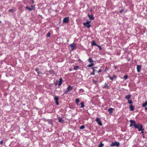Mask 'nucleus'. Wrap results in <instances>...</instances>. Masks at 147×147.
Returning a JSON list of instances; mask_svg holds the SVG:
<instances>
[{
  "label": "nucleus",
  "instance_id": "4468645a",
  "mask_svg": "<svg viewBox=\"0 0 147 147\" xmlns=\"http://www.w3.org/2000/svg\"><path fill=\"white\" fill-rule=\"evenodd\" d=\"M108 77H109L111 80H113L115 78V75H113L112 77H111L110 76H108Z\"/></svg>",
  "mask_w": 147,
  "mask_h": 147
},
{
  "label": "nucleus",
  "instance_id": "de8ad7c7",
  "mask_svg": "<svg viewBox=\"0 0 147 147\" xmlns=\"http://www.w3.org/2000/svg\"><path fill=\"white\" fill-rule=\"evenodd\" d=\"M56 102V104L57 105H59V102H58V101H57V102Z\"/></svg>",
  "mask_w": 147,
  "mask_h": 147
},
{
  "label": "nucleus",
  "instance_id": "f704fd0d",
  "mask_svg": "<svg viewBox=\"0 0 147 147\" xmlns=\"http://www.w3.org/2000/svg\"><path fill=\"white\" fill-rule=\"evenodd\" d=\"M92 80L94 84H97L98 82L97 81L94 80V79H92Z\"/></svg>",
  "mask_w": 147,
  "mask_h": 147
},
{
  "label": "nucleus",
  "instance_id": "423d86ee",
  "mask_svg": "<svg viewBox=\"0 0 147 147\" xmlns=\"http://www.w3.org/2000/svg\"><path fill=\"white\" fill-rule=\"evenodd\" d=\"M137 125V127H136V128H137L139 131V129H141L143 127V126L142 124L139 123H138Z\"/></svg>",
  "mask_w": 147,
  "mask_h": 147
},
{
  "label": "nucleus",
  "instance_id": "20e7f679",
  "mask_svg": "<svg viewBox=\"0 0 147 147\" xmlns=\"http://www.w3.org/2000/svg\"><path fill=\"white\" fill-rule=\"evenodd\" d=\"M88 16L90 20H94V18L93 14H91V15L88 14Z\"/></svg>",
  "mask_w": 147,
  "mask_h": 147
},
{
  "label": "nucleus",
  "instance_id": "2f4dec72",
  "mask_svg": "<svg viewBox=\"0 0 147 147\" xmlns=\"http://www.w3.org/2000/svg\"><path fill=\"white\" fill-rule=\"evenodd\" d=\"M123 77L125 80H126L128 78V76L127 75H124Z\"/></svg>",
  "mask_w": 147,
  "mask_h": 147
},
{
  "label": "nucleus",
  "instance_id": "09e8293b",
  "mask_svg": "<svg viewBox=\"0 0 147 147\" xmlns=\"http://www.w3.org/2000/svg\"><path fill=\"white\" fill-rule=\"evenodd\" d=\"M102 71V70H101V69H99L98 70V71L97 72L98 73H100V72Z\"/></svg>",
  "mask_w": 147,
  "mask_h": 147
},
{
  "label": "nucleus",
  "instance_id": "393cba45",
  "mask_svg": "<svg viewBox=\"0 0 147 147\" xmlns=\"http://www.w3.org/2000/svg\"><path fill=\"white\" fill-rule=\"evenodd\" d=\"M58 99L59 98L57 96H55L54 98V100L55 102H57V101H58Z\"/></svg>",
  "mask_w": 147,
  "mask_h": 147
},
{
  "label": "nucleus",
  "instance_id": "a878e982",
  "mask_svg": "<svg viewBox=\"0 0 147 147\" xmlns=\"http://www.w3.org/2000/svg\"><path fill=\"white\" fill-rule=\"evenodd\" d=\"M70 91L68 90H65L64 92V93L66 94H69L70 93Z\"/></svg>",
  "mask_w": 147,
  "mask_h": 147
},
{
  "label": "nucleus",
  "instance_id": "6ab92c4d",
  "mask_svg": "<svg viewBox=\"0 0 147 147\" xmlns=\"http://www.w3.org/2000/svg\"><path fill=\"white\" fill-rule=\"evenodd\" d=\"M91 45L92 46L94 45L97 46L98 45L95 43V41H93L91 43Z\"/></svg>",
  "mask_w": 147,
  "mask_h": 147
},
{
  "label": "nucleus",
  "instance_id": "f03ea898",
  "mask_svg": "<svg viewBox=\"0 0 147 147\" xmlns=\"http://www.w3.org/2000/svg\"><path fill=\"white\" fill-rule=\"evenodd\" d=\"M120 145V143L119 142H117L116 141L114 142H112L110 145L111 147H113L114 146H116L117 147H118Z\"/></svg>",
  "mask_w": 147,
  "mask_h": 147
},
{
  "label": "nucleus",
  "instance_id": "e433bc0d",
  "mask_svg": "<svg viewBox=\"0 0 147 147\" xmlns=\"http://www.w3.org/2000/svg\"><path fill=\"white\" fill-rule=\"evenodd\" d=\"M34 0H30V4H33L34 3Z\"/></svg>",
  "mask_w": 147,
  "mask_h": 147
},
{
  "label": "nucleus",
  "instance_id": "3c124183",
  "mask_svg": "<svg viewBox=\"0 0 147 147\" xmlns=\"http://www.w3.org/2000/svg\"><path fill=\"white\" fill-rule=\"evenodd\" d=\"M57 117V118H58V120H59V118H60V117L59 115H58Z\"/></svg>",
  "mask_w": 147,
  "mask_h": 147
},
{
  "label": "nucleus",
  "instance_id": "f3484780",
  "mask_svg": "<svg viewBox=\"0 0 147 147\" xmlns=\"http://www.w3.org/2000/svg\"><path fill=\"white\" fill-rule=\"evenodd\" d=\"M147 105V100H146L144 103H142V106L143 107H145Z\"/></svg>",
  "mask_w": 147,
  "mask_h": 147
},
{
  "label": "nucleus",
  "instance_id": "f257e3e1",
  "mask_svg": "<svg viewBox=\"0 0 147 147\" xmlns=\"http://www.w3.org/2000/svg\"><path fill=\"white\" fill-rule=\"evenodd\" d=\"M129 122L130 123V124L129 125V126L130 127H131L132 126H134V127L136 128V127H137V124H136V122L134 120H130L129 121Z\"/></svg>",
  "mask_w": 147,
  "mask_h": 147
},
{
  "label": "nucleus",
  "instance_id": "ea45409f",
  "mask_svg": "<svg viewBox=\"0 0 147 147\" xmlns=\"http://www.w3.org/2000/svg\"><path fill=\"white\" fill-rule=\"evenodd\" d=\"M97 46L98 47H99V49L100 50L101 49V47L99 45H97Z\"/></svg>",
  "mask_w": 147,
  "mask_h": 147
},
{
  "label": "nucleus",
  "instance_id": "39448f33",
  "mask_svg": "<svg viewBox=\"0 0 147 147\" xmlns=\"http://www.w3.org/2000/svg\"><path fill=\"white\" fill-rule=\"evenodd\" d=\"M69 21V18L68 17L65 18L63 20V22L64 23H67Z\"/></svg>",
  "mask_w": 147,
  "mask_h": 147
},
{
  "label": "nucleus",
  "instance_id": "1a4fd4ad",
  "mask_svg": "<svg viewBox=\"0 0 147 147\" xmlns=\"http://www.w3.org/2000/svg\"><path fill=\"white\" fill-rule=\"evenodd\" d=\"M129 110L131 111H133L134 110V107L132 105H130L129 107Z\"/></svg>",
  "mask_w": 147,
  "mask_h": 147
},
{
  "label": "nucleus",
  "instance_id": "c756f323",
  "mask_svg": "<svg viewBox=\"0 0 147 147\" xmlns=\"http://www.w3.org/2000/svg\"><path fill=\"white\" fill-rule=\"evenodd\" d=\"M85 128V127L84 125H82L80 127V129H82Z\"/></svg>",
  "mask_w": 147,
  "mask_h": 147
},
{
  "label": "nucleus",
  "instance_id": "c9c22d12",
  "mask_svg": "<svg viewBox=\"0 0 147 147\" xmlns=\"http://www.w3.org/2000/svg\"><path fill=\"white\" fill-rule=\"evenodd\" d=\"M32 9L33 10H34L35 9V6L33 5H31V6Z\"/></svg>",
  "mask_w": 147,
  "mask_h": 147
},
{
  "label": "nucleus",
  "instance_id": "dca6fc26",
  "mask_svg": "<svg viewBox=\"0 0 147 147\" xmlns=\"http://www.w3.org/2000/svg\"><path fill=\"white\" fill-rule=\"evenodd\" d=\"M108 87H109L108 86L107 84L106 83H105V84L104 85V86L103 87V88L107 89H108Z\"/></svg>",
  "mask_w": 147,
  "mask_h": 147
},
{
  "label": "nucleus",
  "instance_id": "a19ab883",
  "mask_svg": "<svg viewBox=\"0 0 147 147\" xmlns=\"http://www.w3.org/2000/svg\"><path fill=\"white\" fill-rule=\"evenodd\" d=\"M144 130V129L143 128H142L141 129H139V131H143Z\"/></svg>",
  "mask_w": 147,
  "mask_h": 147
},
{
  "label": "nucleus",
  "instance_id": "6e6552de",
  "mask_svg": "<svg viewBox=\"0 0 147 147\" xmlns=\"http://www.w3.org/2000/svg\"><path fill=\"white\" fill-rule=\"evenodd\" d=\"M141 69V65H137V71L139 72Z\"/></svg>",
  "mask_w": 147,
  "mask_h": 147
},
{
  "label": "nucleus",
  "instance_id": "5fc2aeb1",
  "mask_svg": "<svg viewBox=\"0 0 147 147\" xmlns=\"http://www.w3.org/2000/svg\"><path fill=\"white\" fill-rule=\"evenodd\" d=\"M142 136H143V138H145V136L144 134H143Z\"/></svg>",
  "mask_w": 147,
  "mask_h": 147
},
{
  "label": "nucleus",
  "instance_id": "13d9d810",
  "mask_svg": "<svg viewBox=\"0 0 147 147\" xmlns=\"http://www.w3.org/2000/svg\"><path fill=\"white\" fill-rule=\"evenodd\" d=\"M92 11V9H91L90 10V11H91V12Z\"/></svg>",
  "mask_w": 147,
  "mask_h": 147
},
{
  "label": "nucleus",
  "instance_id": "603ef678",
  "mask_svg": "<svg viewBox=\"0 0 147 147\" xmlns=\"http://www.w3.org/2000/svg\"><path fill=\"white\" fill-rule=\"evenodd\" d=\"M141 133L142 134H144V131H142L141 132Z\"/></svg>",
  "mask_w": 147,
  "mask_h": 147
},
{
  "label": "nucleus",
  "instance_id": "72a5a7b5",
  "mask_svg": "<svg viewBox=\"0 0 147 147\" xmlns=\"http://www.w3.org/2000/svg\"><path fill=\"white\" fill-rule=\"evenodd\" d=\"M128 103L129 104H131L133 103V102L131 100H128Z\"/></svg>",
  "mask_w": 147,
  "mask_h": 147
},
{
  "label": "nucleus",
  "instance_id": "4be33fe9",
  "mask_svg": "<svg viewBox=\"0 0 147 147\" xmlns=\"http://www.w3.org/2000/svg\"><path fill=\"white\" fill-rule=\"evenodd\" d=\"M104 146V144L101 142H100L99 145L98 146V147H103V146Z\"/></svg>",
  "mask_w": 147,
  "mask_h": 147
},
{
  "label": "nucleus",
  "instance_id": "473e14b6",
  "mask_svg": "<svg viewBox=\"0 0 147 147\" xmlns=\"http://www.w3.org/2000/svg\"><path fill=\"white\" fill-rule=\"evenodd\" d=\"M79 68V66H76L74 67V69L75 70H76L78 69Z\"/></svg>",
  "mask_w": 147,
  "mask_h": 147
},
{
  "label": "nucleus",
  "instance_id": "9d476101",
  "mask_svg": "<svg viewBox=\"0 0 147 147\" xmlns=\"http://www.w3.org/2000/svg\"><path fill=\"white\" fill-rule=\"evenodd\" d=\"M114 110V109L112 108H110L108 110L109 114H111L113 112V111Z\"/></svg>",
  "mask_w": 147,
  "mask_h": 147
},
{
  "label": "nucleus",
  "instance_id": "2eb2a0df",
  "mask_svg": "<svg viewBox=\"0 0 147 147\" xmlns=\"http://www.w3.org/2000/svg\"><path fill=\"white\" fill-rule=\"evenodd\" d=\"M72 88L73 87L72 86H69L67 87V89L69 90V91H70L72 89Z\"/></svg>",
  "mask_w": 147,
  "mask_h": 147
},
{
  "label": "nucleus",
  "instance_id": "864d4df0",
  "mask_svg": "<svg viewBox=\"0 0 147 147\" xmlns=\"http://www.w3.org/2000/svg\"><path fill=\"white\" fill-rule=\"evenodd\" d=\"M71 70H72V69H71V68H69V71H71Z\"/></svg>",
  "mask_w": 147,
  "mask_h": 147
},
{
  "label": "nucleus",
  "instance_id": "58836bf2",
  "mask_svg": "<svg viewBox=\"0 0 147 147\" xmlns=\"http://www.w3.org/2000/svg\"><path fill=\"white\" fill-rule=\"evenodd\" d=\"M94 70H93V71H92V72L90 74L92 75H94Z\"/></svg>",
  "mask_w": 147,
  "mask_h": 147
},
{
  "label": "nucleus",
  "instance_id": "79ce46f5",
  "mask_svg": "<svg viewBox=\"0 0 147 147\" xmlns=\"http://www.w3.org/2000/svg\"><path fill=\"white\" fill-rule=\"evenodd\" d=\"M14 10L13 9H9V12H13Z\"/></svg>",
  "mask_w": 147,
  "mask_h": 147
},
{
  "label": "nucleus",
  "instance_id": "4d7b16f0",
  "mask_svg": "<svg viewBox=\"0 0 147 147\" xmlns=\"http://www.w3.org/2000/svg\"><path fill=\"white\" fill-rule=\"evenodd\" d=\"M95 78H98V76H96L95 77Z\"/></svg>",
  "mask_w": 147,
  "mask_h": 147
},
{
  "label": "nucleus",
  "instance_id": "5701e85b",
  "mask_svg": "<svg viewBox=\"0 0 147 147\" xmlns=\"http://www.w3.org/2000/svg\"><path fill=\"white\" fill-rule=\"evenodd\" d=\"M86 27H87L88 28H89L91 27V25L90 24H87L86 25H84Z\"/></svg>",
  "mask_w": 147,
  "mask_h": 147
},
{
  "label": "nucleus",
  "instance_id": "a18cd8bd",
  "mask_svg": "<svg viewBox=\"0 0 147 147\" xmlns=\"http://www.w3.org/2000/svg\"><path fill=\"white\" fill-rule=\"evenodd\" d=\"M37 73L38 74H42V72L39 71L37 72Z\"/></svg>",
  "mask_w": 147,
  "mask_h": 147
},
{
  "label": "nucleus",
  "instance_id": "7c9ffc66",
  "mask_svg": "<svg viewBox=\"0 0 147 147\" xmlns=\"http://www.w3.org/2000/svg\"><path fill=\"white\" fill-rule=\"evenodd\" d=\"M76 103L77 104H78V103L80 102L78 98H77L76 99Z\"/></svg>",
  "mask_w": 147,
  "mask_h": 147
},
{
  "label": "nucleus",
  "instance_id": "49530a36",
  "mask_svg": "<svg viewBox=\"0 0 147 147\" xmlns=\"http://www.w3.org/2000/svg\"><path fill=\"white\" fill-rule=\"evenodd\" d=\"M105 71H107V70H108V68H107V67H105Z\"/></svg>",
  "mask_w": 147,
  "mask_h": 147
},
{
  "label": "nucleus",
  "instance_id": "bb28decb",
  "mask_svg": "<svg viewBox=\"0 0 147 147\" xmlns=\"http://www.w3.org/2000/svg\"><path fill=\"white\" fill-rule=\"evenodd\" d=\"M88 61L90 63H92V62H93V60L92 59V58H90L88 59Z\"/></svg>",
  "mask_w": 147,
  "mask_h": 147
},
{
  "label": "nucleus",
  "instance_id": "6e6d98bb",
  "mask_svg": "<svg viewBox=\"0 0 147 147\" xmlns=\"http://www.w3.org/2000/svg\"><path fill=\"white\" fill-rule=\"evenodd\" d=\"M145 109L147 110V107L145 108Z\"/></svg>",
  "mask_w": 147,
  "mask_h": 147
},
{
  "label": "nucleus",
  "instance_id": "412c9836",
  "mask_svg": "<svg viewBox=\"0 0 147 147\" xmlns=\"http://www.w3.org/2000/svg\"><path fill=\"white\" fill-rule=\"evenodd\" d=\"M80 105H81V107L82 108H84L85 106V105H84V103L83 102H82L80 103Z\"/></svg>",
  "mask_w": 147,
  "mask_h": 147
},
{
  "label": "nucleus",
  "instance_id": "cd10ccee",
  "mask_svg": "<svg viewBox=\"0 0 147 147\" xmlns=\"http://www.w3.org/2000/svg\"><path fill=\"white\" fill-rule=\"evenodd\" d=\"M97 68V67H93L92 69L93 71V70H94V71H96V69Z\"/></svg>",
  "mask_w": 147,
  "mask_h": 147
},
{
  "label": "nucleus",
  "instance_id": "9b49d317",
  "mask_svg": "<svg viewBox=\"0 0 147 147\" xmlns=\"http://www.w3.org/2000/svg\"><path fill=\"white\" fill-rule=\"evenodd\" d=\"M91 22V21L88 20L86 21V22L83 23V25H86L87 24H90Z\"/></svg>",
  "mask_w": 147,
  "mask_h": 147
},
{
  "label": "nucleus",
  "instance_id": "37998d69",
  "mask_svg": "<svg viewBox=\"0 0 147 147\" xmlns=\"http://www.w3.org/2000/svg\"><path fill=\"white\" fill-rule=\"evenodd\" d=\"M35 70V71L37 72V73L39 71V69L37 68H36Z\"/></svg>",
  "mask_w": 147,
  "mask_h": 147
},
{
  "label": "nucleus",
  "instance_id": "c85d7f7f",
  "mask_svg": "<svg viewBox=\"0 0 147 147\" xmlns=\"http://www.w3.org/2000/svg\"><path fill=\"white\" fill-rule=\"evenodd\" d=\"M49 123L51 125L53 126V121L51 120H50L48 121Z\"/></svg>",
  "mask_w": 147,
  "mask_h": 147
},
{
  "label": "nucleus",
  "instance_id": "c03bdc74",
  "mask_svg": "<svg viewBox=\"0 0 147 147\" xmlns=\"http://www.w3.org/2000/svg\"><path fill=\"white\" fill-rule=\"evenodd\" d=\"M124 11L123 9H121L119 11V12L121 13H122Z\"/></svg>",
  "mask_w": 147,
  "mask_h": 147
},
{
  "label": "nucleus",
  "instance_id": "7ed1b4c3",
  "mask_svg": "<svg viewBox=\"0 0 147 147\" xmlns=\"http://www.w3.org/2000/svg\"><path fill=\"white\" fill-rule=\"evenodd\" d=\"M95 120L99 125L101 126L102 125V124L101 121L99 118H96L95 119Z\"/></svg>",
  "mask_w": 147,
  "mask_h": 147
},
{
  "label": "nucleus",
  "instance_id": "b1692460",
  "mask_svg": "<svg viewBox=\"0 0 147 147\" xmlns=\"http://www.w3.org/2000/svg\"><path fill=\"white\" fill-rule=\"evenodd\" d=\"M94 65L93 63H91V64L88 65L87 66L89 67H92Z\"/></svg>",
  "mask_w": 147,
  "mask_h": 147
},
{
  "label": "nucleus",
  "instance_id": "a211bd4d",
  "mask_svg": "<svg viewBox=\"0 0 147 147\" xmlns=\"http://www.w3.org/2000/svg\"><path fill=\"white\" fill-rule=\"evenodd\" d=\"M26 8L29 10L30 11H31L33 10L32 8L29 7L28 6H26Z\"/></svg>",
  "mask_w": 147,
  "mask_h": 147
},
{
  "label": "nucleus",
  "instance_id": "0eeeda50",
  "mask_svg": "<svg viewBox=\"0 0 147 147\" xmlns=\"http://www.w3.org/2000/svg\"><path fill=\"white\" fill-rule=\"evenodd\" d=\"M70 46L71 48V50H73L76 47V44L73 43L72 44H71L70 45Z\"/></svg>",
  "mask_w": 147,
  "mask_h": 147
},
{
  "label": "nucleus",
  "instance_id": "8fccbe9b",
  "mask_svg": "<svg viewBox=\"0 0 147 147\" xmlns=\"http://www.w3.org/2000/svg\"><path fill=\"white\" fill-rule=\"evenodd\" d=\"M3 140H1V141H0V144H2L3 143Z\"/></svg>",
  "mask_w": 147,
  "mask_h": 147
},
{
  "label": "nucleus",
  "instance_id": "bf43d9fd",
  "mask_svg": "<svg viewBox=\"0 0 147 147\" xmlns=\"http://www.w3.org/2000/svg\"><path fill=\"white\" fill-rule=\"evenodd\" d=\"M1 22L0 21V23H1Z\"/></svg>",
  "mask_w": 147,
  "mask_h": 147
},
{
  "label": "nucleus",
  "instance_id": "ddd939ff",
  "mask_svg": "<svg viewBox=\"0 0 147 147\" xmlns=\"http://www.w3.org/2000/svg\"><path fill=\"white\" fill-rule=\"evenodd\" d=\"M131 97V95L130 94H128L125 96V98L129 100Z\"/></svg>",
  "mask_w": 147,
  "mask_h": 147
},
{
  "label": "nucleus",
  "instance_id": "aec40b11",
  "mask_svg": "<svg viewBox=\"0 0 147 147\" xmlns=\"http://www.w3.org/2000/svg\"><path fill=\"white\" fill-rule=\"evenodd\" d=\"M64 120L61 118H59L58 120L59 122V123H63L64 122Z\"/></svg>",
  "mask_w": 147,
  "mask_h": 147
},
{
  "label": "nucleus",
  "instance_id": "f8f14e48",
  "mask_svg": "<svg viewBox=\"0 0 147 147\" xmlns=\"http://www.w3.org/2000/svg\"><path fill=\"white\" fill-rule=\"evenodd\" d=\"M62 78H60L59 79V81L58 83V86H60L62 84Z\"/></svg>",
  "mask_w": 147,
  "mask_h": 147
},
{
  "label": "nucleus",
  "instance_id": "4c0bfd02",
  "mask_svg": "<svg viewBox=\"0 0 147 147\" xmlns=\"http://www.w3.org/2000/svg\"><path fill=\"white\" fill-rule=\"evenodd\" d=\"M51 34L49 32H48L47 34V36L48 37H49L50 36Z\"/></svg>",
  "mask_w": 147,
  "mask_h": 147
}]
</instances>
